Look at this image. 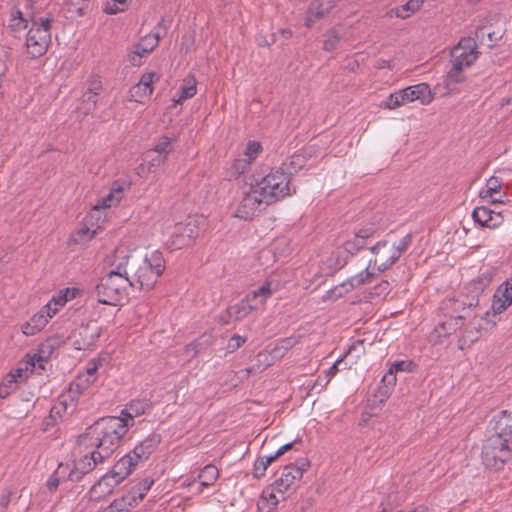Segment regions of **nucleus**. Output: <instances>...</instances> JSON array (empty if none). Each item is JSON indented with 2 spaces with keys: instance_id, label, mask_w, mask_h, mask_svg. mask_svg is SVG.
<instances>
[{
  "instance_id": "6",
  "label": "nucleus",
  "mask_w": 512,
  "mask_h": 512,
  "mask_svg": "<svg viewBox=\"0 0 512 512\" xmlns=\"http://www.w3.org/2000/svg\"><path fill=\"white\" fill-rule=\"evenodd\" d=\"M292 171L285 172L282 168L272 170L270 173L256 180L253 185L266 201V205L275 203L295 192L290 186Z\"/></svg>"
},
{
  "instance_id": "14",
  "label": "nucleus",
  "mask_w": 512,
  "mask_h": 512,
  "mask_svg": "<svg viewBox=\"0 0 512 512\" xmlns=\"http://www.w3.org/2000/svg\"><path fill=\"white\" fill-rule=\"evenodd\" d=\"M309 467V462L303 459L301 465L289 464L285 466L282 475L273 484L276 491L285 499L284 492L292 487L296 480L301 479L303 472Z\"/></svg>"
},
{
  "instance_id": "46",
  "label": "nucleus",
  "mask_w": 512,
  "mask_h": 512,
  "mask_svg": "<svg viewBox=\"0 0 512 512\" xmlns=\"http://www.w3.org/2000/svg\"><path fill=\"white\" fill-rule=\"evenodd\" d=\"M501 188V183L498 178L491 177L487 183V189L485 191L480 192V196L482 198L492 197L493 193L497 192Z\"/></svg>"
},
{
  "instance_id": "61",
  "label": "nucleus",
  "mask_w": 512,
  "mask_h": 512,
  "mask_svg": "<svg viewBox=\"0 0 512 512\" xmlns=\"http://www.w3.org/2000/svg\"><path fill=\"white\" fill-rule=\"evenodd\" d=\"M57 473L58 471L54 475H52L47 481V488L50 492H54L59 487L60 480L56 476Z\"/></svg>"
},
{
  "instance_id": "31",
  "label": "nucleus",
  "mask_w": 512,
  "mask_h": 512,
  "mask_svg": "<svg viewBox=\"0 0 512 512\" xmlns=\"http://www.w3.org/2000/svg\"><path fill=\"white\" fill-rule=\"evenodd\" d=\"M415 367L416 365L412 361H396L391 365L387 374L383 376L382 381L388 382L389 384H394L396 381L395 372H412L415 369Z\"/></svg>"
},
{
  "instance_id": "48",
  "label": "nucleus",
  "mask_w": 512,
  "mask_h": 512,
  "mask_svg": "<svg viewBox=\"0 0 512 512\" xmlns=\"http://www.w3.org/2000/svg\"><path fill=\"white\" fill-rule=\"evenodd\" d=\"M102 82L100 80V77L97 75L91 76L88 80V88L87 91L92 92L94 94L99 95L102 91Z\"/></svg>"
},
{
  "instance_id": "11",
  "label": "nucleus",
  "mask_w": 512,
  "mask_h": 512,
  "mask_svg": "<svg viewBox=\"0 0 512 512\" xmlns=\"http://www.w3.org/2000/svg\"><path fill=\"white\" fill-rule=\"evenodd\" d=\"M199 232L197 219L188 217L184 222L177 223L174 226L167 246L171 251L187 247L198 237Z\"/></svg>"
},
{
  "instance_id": "47",
  "label": "nucleus",
  "mask_w": 512,
  "mask_h": 512,
  "mask_svg": "<svg viewBox=\"0 0 512 512\" xmlns=\"http://www.w3.org/2000/svg\"><path fill=\"white\" fill-rule=\"evenodd\" d=\"M95 234V230L91 231L88 227H82L76 232L74 236V241L76 243L86 242L88 240H91L95 236Z\"/></svg>"
},
{
  "instance_id": "58",
  "label": "nucleus",
  "mask_w": 512,
  "mask_h": 512,
  "mask_svg": "<svg viewBox=\"0 0 512 512\" xmlns=\"http://www.w3.org/2000/svg\"><path fill=\"white\" fill-rule=\"evenodd\" d=\"M98 370V365L95 361H90L89 364H88V367H87V370H86V375H84L85 377L89 378V379H93V381L96 380V372Z\"/></svg>"
},
{
  "instance_id": "12",
  "label": "nucleus",
  "mask_w": 512,
  "mask_h": 512,
  "mask_svg": "<svg viewBox=\"0 0 512 512\" xmlns=\"http://www.w3.org/2000/svg\"><path fill=\"white\" fill-rule=\"evenodd\" d=\"M266 201L262 198L253 183L244 195L235 211V217L243 220H251L258 212L266 207Z\"/></svg>"
},
{
  "instance_id": "42",
  "label": "nucleus",
  "mask_w": 512,
  "mask_h": 512,
  "mask_svg": "<svg viewBox=\"0 0 512 512\" xmlns=\"http://www.w3.org/2000/svg\"><path fill=\"white\" fill-rule=\"evenodd\" d=\"M16 384V375L9 373L2 385L0 386V398L4 399L6 398L12 390L15 388Z\"/></svg>"
},
{
  "instance_id": "7",
  "label": "nucleus",
  "mask_w": 512,
  "mask_h": 512,
  "mask_svg": "<svg viewBox=\"0 0 512 512\" xmlns=\"http://www.w3.org/2000/svg\"><path fill=\"white\" fill-rule=\"evenodd\" d=\"M32 23L27 34V52L32 58L44 55L51 43V26L54 18L51 15L37 17L35 13H27Z\"/></svg>"
},
{
  "instance_id": "49",
  "label": "nucleus",
  "mask_w": 512,
  "mask_h": 512,
  "mask_svg": "<svg viewBox=\"0 0 512 512\" xmlns=\"http://www.w3.org/2000/svg\"><path fill=\"white\" fill-rule=\"evenodd\" d=\"M274 490L276 489L273 487V490L271 492L263 491L262 493V498L267 501L268 508L270 510L277 508V505L279 503V498L274 492Z\"/></svg>"
},
{
  "instance_id": "19",
  "label": "nucleus",
  "mask_w": 512,
  "mask_h": 512,
  "mask_svg": "<svg viewBox=\"0 0 512 512\" xmlns=\"http://www.w3.org/2000/svg\"><path fill=\"white\" fill-rule=\"evenodd\" d=\"M49 318H52V315L44 306L22 326V332L27 336L35 335L47 325Z\"/></svg>"
},
{
  "instance_id": "25",
  "label": "nucleus",
  "mask_w": 512,
  "mask_h": 512,
  "mask_svg": "<svg viewBox=\"0 0 512 512\" xmlns=\"http://www.w3.org/2000/svg\"><path fill=\"white\" fill-rule=\"evenodd\" d=\"M464 69V67L452 63L451 69L443 79V86L447 92H454L455 85L465 81Z\"/></svg>"
},
{
  "instance_id": "64",
  "label": "nucleus",
  "mask_w": 512,
  "mask_h": 512,
  "mask_svg": "<svg viewBox=\"0 0 512 512\" xmlns=\"http://www.w3.org/2000/svg\"><path fill=\"white\" fill-rule=\"evenodd\" d=\"M303 157L301 155H293L290 165L293 166V171L296 172L297 168L302 167Z\"/></svg>"
},
{
  "instance_id": "50",
  "label": "nucleus",
  "mask_w": 512,
  "mask_h": 512,
  "mask_svg": "<svg viewBox=\"0 0 512 512\" xmlns=\"http://www.w3.org/2000/svg\"><path fill=\"white\" fill-rule=\"evenodd\" d=\"M246 339L238 334H234L229 340L227 344V349L229 352H234L238 348H240L244 343Z\"/></svg>"
},
{
  "instance_id": "39",
  "label": "nucleus",
  "mask_w": 512,
  "mask_h": 512,
  "mask_svg": "<svg viewBox=\"0 0 512 512\" xmlns=\"http://www.w3.org/2000/svg\"><path fill=\"white\" fill-rule=\"evenodd\" d=\"M122 189L112 190L107 196L103 197L102 200L95 206V209L108 208L114 203L119 202L122 197Z\"/></svg>"
},
{
  "instance_id": "3",
  "label": "nucleus",
  "mask_w": 512,
  "mask_h": 512,
  "mask_svg": "<svg viewBox=\"0 0 512 512\" xmlns=\"http://www.w3.org/2000/svg\"><path fill=\"white\" fill-rule=\"evenodd\" d=\"M127 432V424L117 416L103 417L79 436L78 443L80 446L93 447L98 459L106 460L120 447Z\"/></svg>"
},
{
  "instance_id": "57",
  "label": "nucleus",
  "mask_w": 512,
  "mask_h": 512,
  "mask_svg": "<svg viewBox=\"0 0 512 512\" xmlns=\"http://www.w3.org/2000/svg\"><path fill=\"white\" fill-rule=\"evenodd\" d=\"M488 46L493 47L503 37L502 31H492L487 34Z\"/></svg>"
},
{
  "instance_id": "16",
  "label": "nucleus",
  "mask_w": 512,
  "mask_h": 512,
  "mask_svg": "<svg viewBox=\"0 0 512 512\" xmlns=\"http://www.w3.org/2000/svg\"><path fill=\"white\" fill-rule=\"evenodd\" d=\"M104 460L98 459V454L95 450L86 453L79 460L75 461L74 468L70 471L68 478L71 481H78L85 474L91 472L98 463H102Z\"/></svg>"
},
{
  "instance_id": "8",
  "label": "nucleus",
  "mask_w": 512,
  "mask_h": 512,
  "mask_svg": "<svg viewBox=\"0 0 512 512\" xmlns=\"http://www.w3.org/2000/svg\"><path fill=\"white\" fill-rule=\"evenodd\" d=\"M273 290L270 282H265L258 289L249 293L244 299L230 306L227 313L235 320H241L253 310L265 305L267 299L272 295Z\"/></svg>"
},
{
  "instance_id": "56",
  "label": "nucleus",
  "mask_w": 512,
  "mask_h": 512,
  "mask_svg": "<svg viewBox=\"0 0 512 512\" xmlns=\"http://www.w3.org/2000/svg\"><path fill=\"white\" fill-rule=\"evenodd\" d=\"M498 293L502 294L503 298H507L510 302H512V279L506 282L504 289L500 287L498 289Z\"/></svg>"
},
{
  "instance_id": "34",
  "label": "nucleus",
  "mask_w": 512,
  "mask_h": 512,
  "mask_svg": "<svg viewBox=\"0 0 512 512\" xmlns=\"http://www.w3.org/2000/svg\"><path fill=\"white\" fill-rule=\"evenodd\" d=\"M219 472L216 466L206 465L199 473L198 479L201 487H208L214 484L218 479Z\"/></svg>"
},
{
  "instance_id": "40",
  "label": "nucleus",
  "mask_w": 512,
  "mask_h": 512,
  "mask_svg": "<svg viewBox=\"0 0 512 512\" xmlns=\"http://www.w3.org/2000/svg\"><path fill=\"white\" fill-rule=\"evenodd\" d=\"M341 40L340 34L336 30H330L325 35V40L323 42V48L326 51L334 50Z\"/></svg>"
},
{
  "instance_id": "24",
  "label": "nucleus",
  "mask_w": 512,
  "mask_h": 512,
  "mask_svg": "<svg viewBox=\"0 0 512 512\" xmlns=\"http://www.w3.org/2000/svg\"><path fill=\"white\" fill-rule=\"evenodd\" d=\"M26 11H21L17 7L11 10V18L9 21V27L13 31L24 30L27 28V24L30 21V17L27 13H34L32 6H25Z\"/></svg>"
},
{
  "instance_id": "53",
  "label": "nucleus",
  "mask_w": 512,
  "mask_h": 512,
  "mask_svg": "<svg viewBox=\"0 0 512 512\" xmlns=\"http://www.w3.org/2000/svg\"><path fill=\"white\" fill-rule=\"evenodd\" d=\"M155 79H159V77L154 72L145 73L142 75L139 83L145 88H153L152 84Z\"/></svg>"
},
{
  "instance_id": "52",
  "label": "nucleus",
  "mask_w": 512,
  "mask_h": 512,
  "mask_svg": "<svg viewBox=\"0 0 512 512\" xmlns=\"http://www.w3.org/2000/svg\"><path fill=\"white\" fill-rule=\"evenodd\" d=\"M268 468V465L265 464V462L262 460V458H259L255 461L254 467H253V475L256 478H260L264 476L266 469Z\"/></svg>"
},
{
  "instance_id": "41",
  "label": "nucleus",
  "mask_w": 512,
  "mask_h": 512,
  "mask_svg": "<svg viewBox=\"0 0 512 512\" xmlns=\"http://www.w3.org/2000/svg\"><path fill=\"white\" fill-rule=\"evenodd\" d=\"M93 379H89L83 375L79 376L75 382L71 383L70 385V393H82L84 390H86L92 383Z\"/></svg>"
},
{
  "instance_id": "23",
  "label": "nucleus",
  "mask_w": 512,
  "mask_h": 512,
  "mask_svg": "<svg viewBox=\"0 0 512 512\" xmlns=\"http://www.w3.org/2000/svg\"><path fill=\"white\" fill-rule=\"evenodd\" d=\"M261 151L262 146L259 142L249 141L244 152V158H240L235 161V168L237 170H241V172H244L247 166H249L251 162L256 159Z\"/></svg>"
},
{
  "instance_id": "9",
  "label": "nucleus",
  "mask_w": 512,
  "mask_h": 512,
  "mask_svg": "<svg viewBox=\"0 0 512 512\" xmlns=\"http://www.w3.org/2000/svg\"><path fill=\"white\" fill-rule=\"evenodd\" d=\"M415 100H420L423 105H427L433 100L428 84L420 83L391 93L384 101V107L393 110Z\"/></svg>"
},
{
  "instance_id": "30",
  "label": "nucleus",
  "mask_w": 512,
  "mask_h": 512,
  "mask_svg": "<svg viewBox=\"0 0 512 512\" xmlns=\"http://www.w3.org/2000/svg\"><path fill=\"white\" fill-rule=\"evenodd\" d=\"M423 3L424 0H409L404 5L391 9L388 12V16L395 15L398 18L407 19L416 11H418L423 5Z\"/></svg>"
},
{
  "instance_id": "44",
  "label": "nucleus",
  "mask_w": 512,
  "mask_h": 512,
  "mask_svg": "<svg viewBox=\"0 0 512 512\" xmlns=\"http://www.w3.org/2000/svg\"><path fill=\"white\" fill-rule=\"evenodd\" d=\"M43 360H44V358L42 356L35 354L33 357H31L30 361H27L25 363V369H23V368L16 369L15 372L13 373L14 375H16V382L18 381V379L23 378L24 373H26L28 371L29 367L32 371L36 365V362H41Z\"/></svg>"
},
{
  "instance_id": "4",
  "label": "nucleus",
  "mask_w": 512,
  "mask_h": 512,
  "mask_svg": "<svg viewBox=\"0 0 512 512\" xmlns=\"http://www.w3.org/2000/svg\"><path fill=\"white\" fill-rule=\"evenodd\" d=\"M412 242V235L407 234L401 239L394 240L387 238L378 242L370 248L374 258L370 259L368 267L359 274L351 277L349 283L352 288L360 287L365 283H369L374 274L369 271L371 267L376 268L379 272L389 269L404 253Z\"/></svg>"
},
{
  "instance_id": "1",
  "label": "nucleus",
  "mask_w": 512,
  "mask_h": 512,
  "mask_svg": "<svg viewBox=\"0 0 512 512\" xmlns=\"http://www.w3.org/2000/svg\"><path fill=\"white\" fill-rule=\"evenodd\" d=\"M493 433L482 446V461L486 468L502 470L512 459V413L500 411L491 421Z\"/></svg>"
},
{
  "instance_id": "17",
  "label": "nucleus",
  "mask_w": 512,
  "mask_h": 512,
  "mask_svg": "<svg viewBox=\"0 0 512 512\" xmlns=\"http://www.w3.org/2000/svg\"><path fill=\"white\" fill-rule=\"evenodd\" d=\"M339 1L340 0H312L307 12L306 25L310 27L316 21L330 13Z\"/></svg>"
},
{
  "instance_id": "28",
  "label": "nucleus",
  "mask_w": 512,
  "mask_h": 512,
  "mask_svg": "<svg viewBox=\"0 0 512 512\" xmlns=\"http://www.w3.org/2000/svg\"><path fill=\"white\" fill-rule=\"evenodd\" d=\"M464 323V316L452 317L450 316L443 322L439 323L434 331L439 337H446L456 332L462 327Z\"/></svg>"
},
{
  "instance_id": "5",
  "label": "nucleus",
  "mask_w": 512,
  "mask_h": 512,
  "mask_svg": "<svg viewBox=\"0 0 512 512\" xmlns=\"http://www.w3.org/2000/svg\"><path fill=\"white\" fill-rule=\"evenodd\" d=\"M105 267L108 272L101 277L95 287V293L100 303L118 305L128 295L131 282L127 271L122 267L121 261L114 250L105 258Z\"/></svg>"
},
{
  "instance_id": "33",
  "label": "nucleus",
  "mask_w": 512,
  "mask_h": 512,
  "mask_svg": "<svg viewBox=\"0 0 512 512\" xmlns=\"http://www.w3.org/2000/svg\"><path fill=\"white\" fill-rule=\"evenodd\" d=\"M197 92V81L194 76L189 75L183 80L181 87L180 96L177 100H174L175 104H179L184 100L193 97Z\"/></svg>"
},
{
  "instance_id": "54",
  "label": "nucleus",
  "mask_w": 512,
  "mask_h": 512,
  "mask_svg": "<svg viewBox=\"0 0 512 512\" xmlns=\"http://www.w3.org/2000/svg\"><path fill=\"white\" fill-rule=\"evenodd\" d=\"M480 331L479 330H476L475 332H472V331H465V334L463 336V339L460 340V342H463L459 345L460 349H463L464 348V345L467 344L468 342L469 343H473L475 342L477 339H478V335H479Z\"/></svg>"
},
{
  "instance_id": "27",
  "label": "nucleus",
  "mask_w": 512,
  "mask_h": 512,
  "mask_svg": "<svg viewBox=\"0 0 512 512\" xmlns=\"http://www.w3.org/2000/svg\"><path fill=\"white\" fill-rule=\"evenodd\" d=\"M376 233V228L373 225L366 226L354 233L352 239L347 240V246L350 249L359 251L364 247L366 240Z\"/></svg>"
},
{
  "instance_id": "18",
  "label": "nucleus",
  "mask_w": 512,
  "mask_h": 512,
  "mask_svg": "<svg viewBox=\"0 0 512 512\" xmlns=\"http://www.w3.org/2000/svg\"><path fill=\"white\" fill-rule=\"evenodd\" d=\"M149 408V404L144 400H133L125 409L121 411V415L117 418L127 424V430L134 425V418L143 415Z\"/></svg>"
},
{
  "instance_id": "22",
  "label": "nucleus",
  "mask_w": 512,
  "mask_h": 512,
  "mask_svg": "<svg viewBox=\"0 0 512 512\" xmlns=\"http://www.w3.org/2000/svg\"><path fill=\"white\" fill-rule=\"evenodd\" d=\"M298 343V337H287L278 341L275 347L268 354L266 352H259L257 355L258 360L264 359L267 360L268 356H272L273 358H282L285 353L294 347Z\"/></svg>"
},
{
  "instance_id": "36",
  "label": "nucleus",
  "mask_w": 512,
  "mask_h": 512,
  "mask_svg": "<svg viewBox=\"0 0 512 512\" xmlns=\"http://www.w3.org/2000/svg\"><path fill=\"white\" fill-rule=\"evenodd\" d=\"M496 272L495 268H489L484 271L480 276L471 282L475 291H483L484 288L492 281L493 276Z\"/></svg>"
},
{
  "instance_id": "60",
  "label": "nucleus",
  "mask_w": 512,
  "mask_h": 512,
  "mask_svg": "<svg viewBox=\"0 0 512 512\" xmlns=\"http://www.w3.org/2000/svg\"><path fill=\"white\" fill-rule=\"evenodd\" d=\"M389 291V282L382 281L378 286L374 288V294L376 296L386 295Z\"/></svg>"
},
{
  "instance_id": "63",
  "label": "nucleus",
  "mask_w": 512,
  "mask_h": 512,
  "mask_svg": "<svg viewBox=\"0 0 512 512\" xmlns=\"http://www.w3.org/2000/svg\"><path fill=\"white\" fill-rule=\"evenodd\" d=\"M142 57L143 55H141L138 51L134 50L129 54V61L133 66H140Z\"/></svg>"
},
{
  "instance_id": "38",
  "label": "nucleus",
  "mask_w": 512,
  "mask_h": 512,
  "mask_svg": "<svg viewBox=\"0 0 512 512\" xmlns=\"http://www.w3.org/2000/svg\"><path fill=\"white\" fill-rule=\"evenodd\" d=\"M171 143L172 139L170 137L162 136L153 150L147 153V157H151L152 154H164L167 156L171 151Z\"/></svg>"
},
{
  "instance_id": "26",
  "label": "nucleus",
  "mask_w": 512,
  "mask_h": 512,
  "mask_svg": "<svg viewBox=\"0 0 512 512\" xmlns=\"http://www.w3.org/2000/svg\"><path fill=\"white\" fill-rule=\"evenodd\" d=\"M376 233V228L373 225L366 226L354 233L352 239L347 240V246L350 249L359 251L364 247L366 240Z\"/></svg>"
},
{
  "instance_id": "51",
  "label": "nucleus",
  "mask_w": 512,
  "mask_h": 512,
  "mask_svg": "<svg viewBox=\"0 0 512 512\" xmlns=\"http://www.w3.org/2000/svg\"><path fill=\"white\" fill-rule=\"evenodd\" d=\"M90 0H68V4L79 14L83 15L88 8Z\"/></svg>"
},
{
  "instance_id": "59",
  "label": "nucleus",
  "mask_w": 512,
  "mask_h": 512,
  "mask_svg": "<svg viewBox=\"0 0 512 512\" xmlns=\"http://www.w3.org/2000/svg\"><path fill=\"white\" fill-rule=\"evenodd\" d=\"M166 159L167 156H165L164 154H155L149 160V165L153 167H159L160 165L165 163Z\"/></svg>"
},
{
  "instance_id": "2",
  "label": "nucleus",
  "mask_w": 512,
  "mask_h": 512,
  "mask_svg": "<svg viewBox=\"0 0 512 512\" xmlns=\"http://www.w3.org/2000/svg\"><path fill=\"white\" fill-rule=\"evenodd\" d=\"M115 251L121 261V268L127 271L132 288L151 290L165 270V260L158 250L145 256L122 247Z\"/></svg>"
},
{
  "instance_id": "32",
  "label": "nucleus",
  "mask_w": 512,
  "mask_h": 512,
  "mask_svg": "<svg viewBox=\"0 0 512 512\" xmlns=\"http://www.w3.org/2000/svg\"><path fill=\"white\" fill-rule=\"evenodd\" d=\"M160 38L161 35L159 33L146 35L145 37L141 38L138 44H136L135 50L138 51L141 55L146 56L158 45Z\"/></svg>"
},
{
  "instance_id": "15",
  "label": "nucleus",
  "mask_w": 512,
  "mask_h": 512,
  "mask_svg": "<svg viewBox=\"0 0 512 512\" xmlns=\"http://www.w3.org/2000/svg\"><path fill=\"white\" fill-rule=\"evenodd\" d=\"M472 218L480 226L490 229L499 227L504 221L500 211L493 210L488 206H477L474 208Z\"/></svg>"
},
{
  "instance_id": "29",
  "label": "nucleus",
  "mask_w": 512,
  "mask_h": 512,
  "mask_svg": "<svg viewBox=\"0 0 512 512\" xmlns=\"http://www.w3.org/2000/svg\"><path fill=\"white\" fill-rule=\"evenodd\" d=\"M154 481L150 478H145L139 483L137 489L133 488L128 494L122 497V502L126 505L132 506L136 500H142L145 493L151 488Z\"/></svg>"
},
{
  "instance_id": "45",
  "label": "nucleus",
  "mask_w": 512,
  "mask_h": 512,
  "mask_svg": "<svg viewBox=\"0 0 512 512\" xmlns=\"http://www.w3.org/2000/svg\"><path fill=\"white\" fill-rule=\"evenodd\" d=\"M511 304L512 302H510L507 298H503L502 294L497 292V294L494 296L492 309L495 313H502Z\"/></svg>"
},
{
  "instance_id": "13",
  "label": "nucleus",
  "mask_w": 512,
  "mask_h": 512,
  "mask_svg": "<svg viewBox=\"0 0 512 512\" xmlns=\"http://www.w3.org/2000/svg\"><path fill=\"white\" fill-rule=\"evenodd\" d=\"M451 63L470 67L478 58L476 41L471 37L462 38L459 43L451 50Z\"/></svg>"
},
{
  "instance_id": "20",
  "label": "nucleus",
  "mask_w": 512,
  "mask_h": 512,
  "mask_svg": "<svg viewBox=\"0 0 512 512\" xmlns=\"http://www.w3.org/2000/svg\"><path fill=\"white\" fill-rule=\"evenodd\" d=\"M356 251L350 249L347 246V240L343 243V245L338 246L334 251H332L328 263L331 269L338 270L344 267L350 256L355 254Z\"/></svg>"
},
{
  "instance_id": "10",
  "label": "nucleus",
  "mask_w": 512,
  "mask_h": 512,
  "mask_svg": "<svg viewBox=\"0 0 512 512\" xmlns=\"http://www.w3.org/2000/svg\"><path fill=\"white\" fill-rule=\"evenodd\" d=\"M138 462L131 453L126 454L116 462L109 473L98 481L93 489L99 488L103 493H110L115 486L131 474Z\"/></svg>"
},
{
  "instance_id": "62",
  "label": "nucleus",
  "mask_w": 512,
  "mask_h": 512,
  "mask_svg": "<svg viewBox=\"0 0 512 512\" xmlns=\"http://www.w3.org/2000/svg\"><path fill=\"white\" fill-rule=\"evenodd\" d=\"M199 347H200V344L197 343V342H192L190 344H188L186 347H185V350H186V353L190 356V357H195L198 352H199Z\"/></svg>"
},
{
  "instance_id": "35",
  "label": "nucleus",
  "mask_w": 512,
  "mask_h": 512,
  "mask_svg": "<svg viewBox=\"0 0 512 512\" xmlns=\"http://www.w3.org/2000/svg\"><path fill=\"white\" fill-rule=\"evenodd\" d=\"M153 92V88H145L139 82L132 86L129 90V100L144 103L146 99L150 97Z\"/></svg>"
},
{
  "instance_id": "37",
  "label": "nucleus",
  "mask_w": 512,
  "mask_h": 512,
  "mask_svg": "<svg viewBox=\"0 0 512 512\" xmlns=\"http://www.w3.org/2000/svg\"><path fill=\"white\" fill-rule=\"evenodd\" d=\"M75 297V290L72 291L67 288L64 292L60 291V293L57 296H54L46 305L45 308H47V311H51V306H58L63 307L69 298Z\"/></svg>"
},
{
  "instance_id": "55",
  "label": "nucleus",
  "mask_w": 512,
  "mask_h": 512,
  "mask_svg": "<svg viewBox=\"0 0 512 512\" xmlns=\"http://www.w3.org/2000/svg\"><path fill=\"white\" fill-rule=\"evenodd\" d=\"M97 97H98L97 94H94V93L86 90V92L83 93L81 99L84 103L91 104V107L89 108V110H94L97 105Z\"/></svg>"
},
{
  "instance_id": "43",
  "label": "nucleus",
  "mask_w": 512,
  "mask_h": 512,
  "mask_svg": "<svg viewBox=\"0 0 512 512\" xmlns=\"http://www.w3.org/2000/svg\"><path fill=\"white\" fill-rule=\"evenodd\" d=\"M129 0H111L107 3L104 11L107 14H117L128 7Z\"/></svg>"
},
{
  "instance_id": "21",
  "label": "nucleus",
  "mask_w": 512,
  "mask_h": 512,
  "mask_svg": "<svg viewBox=\"0 0 512 512\" xmlns=\"http://www.w3.org/2000/svg\"><path fill=\"white\" fill-rule=\"evenodd\" d=\"M160 441V435L151 434L146 439H144L139 445H137L131 454L138 461L147 459L149 455L155 450Z\"/></svg>"
}]
</instances>
